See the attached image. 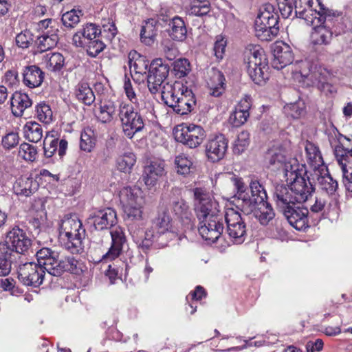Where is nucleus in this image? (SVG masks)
I'll return each instance as SVG.
<instances>
[{
  "mask_svg": "<svg viewBox=\"0 0 352 352\" xmlns=\"http://www.w3.org/2000/svg\"><path fill=\"white\" fill-rule=\"evenodd\" d=\"M19 153L25 160L33 162L36 159L37 151L34 146L24 142L20 145Z\"/></svg>",
  "mask_w": 352,
  "mask_h": 352,
  "instance_id": "59",
  "label": "nucleus"
},
{
  "mask_svg": "<svg viewBox=\"0 0 352 352\" xmlns=\"http://www.w3.org/2000/svg\"><path fill=\"white\" fill-rule=\"evenodd\" d=\"M12 113L16 117H21L25 109L32 105V101L27 94L16 91L10 98Z\"/></svg>",
  "mask_w": 352,
  "mask_h": 352,
  "instance_id": "30",
  "label": "nucleus"
},
{
  "mask_svg": "<svg viewBox=\"0 0 352 352\" xmlns=\"http://www.w3.org/2000/svg\"><path fill=\"white\" fill-rule=\"evenodd\" d=\"M39 184L32 177H21L13 185L14 192L19 197H28L38 190Z\"/></svg>",
  "mask_w": 352,
  "mask_h": 352,
  "instance_id": "27",
  "label": "nucleus"
},
{
  "mask_svg": "<svg viewBox=\"0 0 352 352\" xmlns=\"http://www.w3.org/2000/svg\"><path fill=\"white\" fill-rule=\"evenodd\" d=\"M75 96L79 102L87 106L91 105L96 100L92 89L87 82H80L77 85Z\"/></svg>",
  "mask_w": 352,
  "mask_h": 352,
  "instance_id": "35",
  "label": "nucleus"
},
{
  "mask_svg": "<svg viewBox=\"0 0 352 352\" xmlns=\"http://www.w3.org/2000/svg\"><path fill=\"white\" fill-rule=\"evenodd\" d=\"M173 216L184 225H192L193 216L186 201L182 198H174L170 201L169 208Z\"/></svg>",
  "mask_w": 352,
  "mask_h": 352,
  "instance_id": "24",
  "label": "nucleus"
},
{
  "mask_svg": "<svg viewBox=\"0 0 352 352\" xmlns=\"http://www.w3.org/2000/svg\"><path fill=\"white\" fill-rule=\"evenodd\" d=\"M306 12H314L310 5V1L307 0H295L294 5V13L292 19L300 18L304 16Z\"/></svg>",
  "mask_w": 352,
  "mask_h": 352,
  "instance_id": "53",
  "label": "nucleus"
},
{
  "mask_svg": "<svg viewBox=\"0 0 352 352\" xmlns=\"http://www.w3.org/2000/svg\"><path fill=\"white\" fill-rule=\"evenodd\" d=\"M140 189L138 188L125 187L120 194V201L124 205H133L142 202Z\"/></svg>",
  "mask_w": 352,
  "mask_h": 352,
  "instance_id": "37",
  "label": "nucleus"
},
{
  "mask_svg": "<svg viewBox=\"0 0 352 352\" xmlns=\"http://www.w3.org/2000/svg\"><path fill=\"white\" fill-rule=\"evenodd\" d=\"M232 180L236 190L233 201L236 209L245 215L254 212L261 225H267L274 218L275 212L267 201V195L263 185L258 180H251L249 184L250 195L241 178L232 177Z\"/></svg>",
  "mask_w": 352,
  "mask_h": 352,
  "instance_id": "1",
  "label": "nucleus"
},
{
  "mask_svg": "<svg viewBox=\"0 0 352 352\" xmlns=\"http://www.w3.org/2000/svg\"><path fill=\"white\" fill-rule=\"evenodd\" d=\"M193 197L194 210L199 221V233L205 241L214 243L221 238L224 230L219 203L202 188H194Z\"/></svg>",
  "mask_w": 352,
  "mask_h": 352,
  "instance_id": "2",
  "label": "nucleus"
},
{
  "mask_svg": "<svg viewBox=\"0 0 352 352\" xmlns=\"http://www.w3.org/2000/svg\"><path fill=\"white\" fill-rule=\"evenodd\" d=\"M162 100L177 114L186 115L196 106V98L192 91L182 84L176 83L170 90L162 91Z\"/></svg>",
  "mask_w": 352,
  "mask_h": 352,
  "instance_id": "7",
  "label": "nucleus"
},
{
  "mask_svg": "<svg viewBox=\"0 0 352 352\" xmlns=\"http://www.w3.org/2000/svg\"><path fill=\"white\" fill-rule=\"evenodd\" d=\"M319 10L315 12V14H318V21L324 24H327L329 28L333 31V35L338 36L344 33L349 28L346 24V19L333 10L325 7L318 1Z\"/></svg>",
  "mask_w": 352,
  "mask_h": 352,
  "instance_id": "17",
  "label": "nucleus"
},
{
  "mask_svg": "<svg viewBox=\"0 0 352 352\" xmlns=\"http://www.w3.org/2000/svg\"><path fill=\"white\" fill-rule=\"evenodd\" d=\"M245 63L247 72L252 81L256 85H263L269 78L268 61L262 49L254 48L246 52Z\"/></svg>",
  "mask_w": 352,
  "mask_h": 352,
  "instance_id": "10",
  "label": "nucleus"
},
{
  "mask_svg": "<svg viewBox=\"0 0 352 352\" xmlns=\"http://www.w3.org/2000/svg\"><path fill=\"white\" fill-rule=\"evenodd\" d=\"M82 16V10L72 9L63 14L61 21L65 28L71 30L74 28L79 23L80 17Z\"/></svg>",
  "mask_w": 352,
  "mask_h": 352,
  "instance_id": "48",
  "label": "nucleus"
},
{
  "mask_svg": "<svg viewBox=\"0 0 352 352\" xmlns=\"http://www.w3.org/2000/svg\"><path fill=\"white\" fill-rule=\"evenodd\" d=\"M37 40V51L41 53L55 47L58 41V36L48 30L38 36Z\"/></svg>",
  "mask_w": 352,
  "mask_h": 352,
  "instance_id": "39",
  "label": "nucleus"
},
{
  "mask_svg": "<svg viewBox=\"0 0 352 352\" xmlns=\"http://www.w3.org/2000/svg\"><path fill=\"white\" fill-rule=\"evenodd\" d=\"M272 67L278 70L290 65L294 60V54L289 45L280 42L273 47Z\"/></svg>",
  "mask_w": 352,
  "mask_h": 352,
  "instance_id": "23",
  "label": "nucleus"
},
{
  "mask_svg": "<svg viewBox=\"0 0 352 352\" xmlns=\"http://www.w3.org/2000/svg\"><path fill=\"white\" fill-rule=\"evenodd\" d=\"M16 45L22 49L28 48L34 41L33 34L28 30L22 31L16 36Z\"/></svg>",
  "mask_w": 352,
  "mask_h": 352,
  "instance_id": "58",
  "label": "nucleus"
},
{
  "mask_svg": "<svg viewBox=\"0 0 352 352\" xmlns=\"http://www.w3.org/2000/svg\"><path fill=\"white\" fill-rule=\"evenodd\" d=\"M170 71L168 64L163 59L158 58L153 60L147 74V86L151 94L162 91L165 87L162 85L168 77Z\"/></svg>",
  "mask_w": 352,
  "mask_h": 352,
  "instance_id": "13",
  "label": "nucleus"
},
{
  "mask_svg": "<svg viewBox=\"0 0 352 352\" xmlns=\"http://www.w3.org/2000/svg\"><path fill=\"white\" fill-rule=\"evenodd\" d=\"M274 200L278 209L280 212L284 209H288V208L294 206L296 204H299L289 184H277L275 186Z\"/></svg>",
  "mask_w": 352,
  "mask_h": 352,
  "instance_id": "22",
  "label": "nucleus"
},
{
  "mask_svg": "<svg viewBox=\"0 0 352 352\" xmlns=\"http://www.w3.org/2000/svg\"><path fill=\"white\" fill-rule=\"evenodd\" d=\"M250 143V134L248 131H241L234 142L233 146V152L235 154L242 153Z\"/></svg>",
  "mask_w": 352,
  "mask_h": 352,
  "instance_id": "55",
  "label": "nucleus"
},
{
  "mask_svg": "<svg viewBox=\"0 0 352 352\" xmlns=\"http://www.w3.org/2000/svg\"><path fill=\"white\" fill-rule=\"evenodd\" d=\"M106 45L99 38V37H96L95 38H92L86 43V45H83L82 47L86 50L87 54L91 57H96L100 52H102Z\"/></svg>",
  "mask_w": 352,
  "mask_h": 352,
  "instance_id": "52",
  "label": "nucleus"
},
{
  "mask_svg": "<svg viewBox=\"0 0 352 352\" xmlns=\"http://www.w3.org/2000/svg\"><path fill=\"white\" fill-rule=\"evenodd\" d=\"M279 16L273 5L265 4L255 20V35L261 41H269L279 32Z\"/></svg>",
  "mask_w": 352,
  "mask_h": 352,
  "instance_id": "9",
  "label": "nucleus"
},
{
  "mask_svg": "<svg viewBox=\"0 0 352 352\" xmlns=\"http://www.w3.org/2000/svg\"><path fill=\"white\" fill-rule=\"evenodd\" d=\"M85 230L79 219L68 218L62 221L59 234L65 250L72 254H82L86 252L85 245Z\"/></svg>",
  "mask_w": 352,
  "mask_h": 352,
  "instance_id": "8",
  "label": "nucleus"
},
{
  "mask_svg": "<svg viewBox=\"0 0 352 352\" xmlns=\"http://www.w3.org/2000/svg\"><path fill=\"white\" fill-rule=\"evenodd\" d=\"M171 217L166 210L158 212L157 216L152 219L151 226L146 230L143 226L131 223L129 231L137 248L144 253L147 252L153 246L155 248H163L168 245L170 235Z\"/></svg>",
  "mask_w": 352,
  "mask_h": 352,
  "instance_id": "4",
  "label": "nucleus"
},
{
  "mask_svg": "<svg viewBox=\"0 0 352 352\" xmlns=\"http://www.w3.org/2000/svg\"><path fill=\"white\" fill-rule=\"evenodd\" d=\"M334 153L341 169L344 165H352V149H345L343 146L338 145L335 147Z\"/></svg>",
  "mask_w": 352,
  "mask_h": 352,
  "instance_id": "51",
  "label": "nucleus"
},
{
  "mask_svg": "<svg viewBox=\"0 0 352 352\" xmlns=\"http://www.w3.org/2000/svg\"><path fill=\"white\" fill-rule=\"evenodd\" d=\"M312 180L317 181L318 188L329 196L335 195L338 188V182L334 179L328 171V168L325 166L318 167L313 170L311 173Z\"/></svg>",
  "mask_w": 352,
  "mask_h": 352,
  "instance_id": "18",
  "label": "nucleus"
},
{
  "mask_svg": "<svg viewBox=\"0 0 352 352\" xmlns=\"http://www.w3.org/2000/svg\"><path fill=\"white\" fill-rule=\"evenodd\" d=\"M19 139L20 138L17 133H8L3 137L2 145L6 149H12L19 144Z\"/></svg>",
  "mask_w": 352,
  "mask_h": 352,
  "instance_id": "62",
  "label": "nucleus"
},
{
  "mask_svg": "<svg viewBox=\"0 0 352 352\" xmlns=\"http://www.w3.org/2000/svg\"><path fill=\"white\" fill-rule=\"evenodd\" d=\"M38 263L52 276H60L65 272L76 273L78 261L74 256L60 257V253L50 248H43L36 252Z\"/></svg>",
  "mask_w": 352,
  "mask_h": 352,
  "instance_id": "5",
  "label": "nucleus"
},
{
  "mask_svg": "<svg viewBox=\"0 0 352 352\" xmlns=\"http://www.w3.org/2000/svg\"><path fill=\"white\" fill-rule=\"evenodd\" d=\"M177 173L181 175H186L190 173V168L192 166V161L184 154L176 156L175 160Z\"/></svg>",
  "mask_w": 352,
  "mask_h": 352,
  "instance_id": "56",
  "label": "nucleus"
},
{
  "mask_svg": "<svg viewBox=\"0 0 352 352\" xmlns=\"http://www.w3.org/2000/svg\"><path fill=\"white\" fill-rule=\"evenodd\" d=\"M24 136L32 142H38L43 138V127L36 122H28L23 127Z\"/></svg>",
  "mask_w": 352,
  "mask_h": 352,
  "instance_id": "40",
  "label": "nucleus"
},
{
  "mask_svg": "<svg viewBox=\"0 0 352 352\" xmlns=\"http://www.w3.org/2000/svg\"><path fill=\"white\" fill-rule=\"evenodd\" d=\"M169 36L176 41H184L186 38L187 30L184 20L179 16H174L169 22Z\"/></svg>",
  "mask_w": 352,
  "mask_h": 352,
  "instance_id": "33",
  "label": "nucleus"
},
{
  "mask_svg": "<svg viewBox=\"0 0 352 352\" xmlns=\"http://www.w3.org/2000/svg\"><path fill=\"white\" fill-rule=\"evenodd\" d=\"M333 36V31L327 24H321L314 28L311 34V43L314 45H327L330 43Z\"/></svg>",
  "mask_w": 352,
  "mask_h": 352,
  "instance_id": "32",
  "label": "nucleus"
},
{
  "mask_svg": "<svg viewBox=\"0 0 352 352\" xmlns=\"http://www.w3.org/2000/svg\"><path fill=\"white\" fill-rule=\"evenodd\" d=\"M124 219L125 221H138L142 218V202L133 204L124 205Z\"/></svg>",
  "mask_w": 352,
  "mask_h": 352,
  "instance_id": "49",
  "label": "nucleus"
},
{
  "mask_svg": "<svg viewBox=\"0 0 352 352\" xmlns=\"http://www.w3.org/2000/svg\"><path fill=\"white\" fill-rule=\"evenodd\" d=\"M285 112L294 119H298L306 113V106L304 100L298 98V100L287 104L284 107Z\"/></svg>",
  "mask_w": 352,
  "mask_h": 352,
  "instance_id": "45",
  "label": "nucleus"
},
{
  "mask_svg": "<svg viewBox=\"0 0 352 352\" xmlns=\"http://www.w3.org/2000/svg\"><path fill=\"white\" fill-rule=\"evenodd\" d=\"M341 170L344 186L348 191L352 192V165H344Z\"/></svg>",
  "mask_w": 352,
  "mask_h": 352,
  "instance_id": "64",
  "label": "nucleus"
},
{
  "mask_svg": "<svg viewBox=\"0 0 352 352\" xmlns=\"http://www.w3.org/2000/svg\"><path fill=\"white\" fill-rule=\"evenodd\" d=\"M188 12L197 16H204L211 11V3L209 0H189Z\"/></svg>",
  "mask_w": 352,
  "mask_h": 352,
  "instance_id": "41",
  "label": "nucleus"
},
{
  "mask_svg": "<svg viewBox=\"0 0 352 352\" xmlns=\"http://www.w3.org/2000/svg\"><path fill=\"white\" fill-rule=\"evenodd\" d=\"M111 245L109 250L102 255V260L111 261L119 256L121 254L123 245L126 241L124 230L120 226H114L110 231Z\"/></svg>",
  "mask_w": 352,
  "mask_h": 352,
  "instance_id": "21",
  "label": "nucleus"
},
{
  "mask_svg": "<svg viewBox=\"0 0 352 352\" xmlns=\"http://www.w3.org/2000/svg\"><path fill=\"white\" fill-rule=\"evenodd\" d=\"M124 89L131 104L121 102L118 116L124 135L132 139L136 133L144 129V114L154 111V103L148 96L136 94L129 79L125 80Z\"/></svg>",
  "mask_w": 352,
  "mask_h": 352,
  "instance_id": "3",
  "label": "nucleus"
},
{
  "mask_svg": "<svg viewBox=\"0 0 352 352\" xmlns=\"http://www.w3.org/2000/svg\"><path fill=\"white\" fill-rule=\"evenodd\" d=\"M100 34L101 30L96 24L86 23L74 34L73 44L78 47H82L93 38L100 37Z\"/></svg>",
  "mask_w": 352,
  "mask_h": 352,
  "instance_id": "26",
  "label": "nucleus"
},
{
  "mask_svg": "<svg viewBox=\"0 0 352 352\" xmlns=\"http://www.w3.org/2000/svg\"><path fill=\"white\" fill-rule=\"evenodd\" d=\"M156 22L151 19L145 21L142 26L140 31V40L146 45H151L155 39L157 35Z\"/></svg>",
  "mask_w": 352,
  "mask_h": 352,
  "instance_id": "38",
  "label": "nucleus"
},
{
  "mask_svg": "<svg viewBox=\"0 0 352 352\" xmlns=\"http://www.w3.org/2000/svg\"><path fill=\"white\" fill-rule=\"evenodd\" d=\"M191 71V65L186 58H179L173 63L172 73L177 78L186 77Z\"/></svg>",
  "mask_w": 352,
  "mask_h": 352,
  "instance_id": "50",
  "label": "nucleus"
},
{
  "mask_svg": "<svg viewBox=\"0 0 352 352\" xmlns=\"http://www.w3.org/2000/svg\"><path fill=\"white\" fill-rule=\"evenodd\" d=\"M225 81L223 74L218 69H212L207 81L210 95L214 97L221 96L225 91Z\"/></svg>",
  "mask_w": 352,
  "mask_h": 352,
  "instance_id": "28",
  "label": "nucleus"
},
{
  "mask_svg": "<svg viewBox=\"0 0 352 352\" xmlns=\"http://www.w3.org/2000/svg\"><path fill=\"white\" fill-rule=\"evenodd\" d=\"M299 73L300 74L301 76L303 78L307 79L308 81L311 82V84L307 83V85H311L312 86H318V87H320V85H321V87L322 88H324L325 83L323 82L319 78L318 73L310 72V70H309L308 72L300 70Z\"/></svg>",
  "mask_w": 352,
  "mask_h": 352,
  "instance_id": "60",
  "label": "nucleus"
},
{
  "mask_svg": "<svg viewBox=\"0 0 352 352\" xmlns=\"http://www.w3.org/2000/svg\"><path fill=\"white\" fill-rule=\"evenodd\" d=\"M305 149L307 158V162L313 167V170L318 167L323 165V160L318 147L314 143L307 141L305 145Z\"/></svg>",
  "mask_w": 352,
  "mask_h": 352,
  "instance_id": "36",
  "label": "nucleus"
},
{
  "mask_svg": "<svg viewBox=\"0 0 352 352\" xmlns=\"http://www.w3.org/2000/svg\"><path fill=\"white\" fill-rule=\"evenodd\" d=\"M96 142V138L94 130L91 127H86L81 132L80 148L85 151L89 153L95 147Z\"/></svg>",
  "mask_w": 352,
  "mask_h": 352,
  "instance_id": "42",
  "label": "nucleus"
},
{
  "mask_svg": "<svg viewBox=\"0 0 352 352\" xmlns=\"http://www.w3.org/2000/svg\"><path fill=\"white\" fill-rule=\"evenodd\" d=\"M227 41L222 36H219L214 43L213 52L214 55L217 60H221L223 58Z\"/></svg>",
  "mask_w": 352,
  "mask_h": 352,
  "instance_id": "63",
  "label": "nucleus"
},
{
  "mask_svg": "<svg viewBox=\"0 0 352 352\" xmlns=\"http://www.w3.org/2000/svg\"><path fill=\"white\" fill-rule=\"evenodd\" d=\"M286 165L285 178L287 183L292 188L296 199L299 204L306 201L315 190L314 181L312 177L308 175V171L304 165L297 164Z\"/></svg>",
  "mask_w": 352,
  "mask_h": 352,
  "instance_id": "6",
  "label": "nucleus"
},
{
  "mask_svg": "<svg viewBox=\"0 0 352 352\" xmlns=\"http://www.w3.org/2000/svg\"><path fill=\"white\" fill-rule=\"evenodd\" d=\"M265 160L268 162L270 166L274 168H283L285 173L286 165L292 164L291 162L287 161L286 151L282 147L273 146L266 153Z\"/></svg>",
  "mask_w": 352,
  "mask_h": 352,
  "instance_id": "29",
  "label": "nucleus"
},
{
  "mask_svg": "<svg viewBox=\"0 0 352 352\" xmlns=\"http://www.w3.org/2000/svg\"><path fill=\"white\" fill-rule=\"evenodd\" d=\"M149 61L145 56L138 54V57L129 60L130 69L135 74L145 75L147 78V74L150 67Z\"/></svg>",
  "mask_w": 352,
  "mask_h": 352,
  "instance_id": "46",
  "label": "nucleus"
},
{
  "mask_svg": "<svg viewBox=\"0 0 352 352\" xmlns=\"http://www.w3.org/2000/svg\"><path fill=\"white\" fill-rule=\"evenodd\" d=\"M250 113L236 110L230 115V122L234 126L238 127L247 122Z\"/></svg>",
  "mask_w": 352,
  "mask_h": 352,
  "instance_id": "61",
  "label": "nucleus"
},
{
  "mask_svg": "<svg viewBox=\"0 0 352 352\" xmlns=\"http://www.w3.org/2000/svg\"><path fill=\"white\" fill-rule=\"evenodd\" d=\"M23 76L24 84L30 88L39 87L44 79V72L36 65L25 67Z\"/></svg>",
  "mask_w": 352,
  "mask_h": 352,
  "instance_id": "31",
  "label": "nucleus"
},
{
  "mask_svg": "<svg viewBox=\"0 0 352 352\" xmlns=\"http://www.w3.org/2000/svg\"><path fill=\"white\" fill-rule=\"evenodd\" d=\"M227 225L226 232L234 243L241 244L246 237V224L238 210L228 208L224 214Z\"/></svg>",
  "mask_w": 352,
  "mask_h": 352,
  "instance_id": "14",
  "label": "nucleus"
},
{
  "mask_svg": "<svg viewBox=\"0 0 352 352\" xmlns=\"http://www.w3.org/2000/svg\"><path fill=\"white\" fill-rule=\"evenodd\" d=\"M116 112V107L114 102L106 101L100 104L97 118L102 123H109L113 120Z\"/></svg>",
  "mask_w": 352,
  "mask_h": 352,
  "instance_id": "43",
  "label": "nucleus"
},
{
  "mask_svg": "<svg viewBox=\"0 0 352 352\" xmlns=\"http://www.w3.org/2000/svg\"><path fill=\"white\" fill-rule=\"evenodd\" d=\"M165 162L162 160H152L144 167L143 180L147 186H154L160 178L166 174Z\"/></svg>",
  "mask_w": 352,
  "mask_h": 352,
  "instance_id": "25",
  "label": "nucleus"
},
{
  "mask_svg": "<svg viewBox=\"0 0 352 352\" xmlns=\"http://www.w3.org/2000/svg\"><path fill=\"white\" fill-rule=\"evenodd\" d=\"M289 223L297 230H304L309 227V214L307 208L292 206L281 211Z\"/></svg>",
  "mask_w": 352,
  "mask_h": 352,
  "instance_id": "20",
  "label": "nucleus"
},
{
  "mask_svg": "<svg viewBox=\"0 0 352 352\" xmlns=\"http://www.w3.org/2000/svg\"><path fill=\"white\" fill-rule=\"evenodd\" d=\"M36 116L40 121L50 123L52 120V111L50 107L45 102L38 104L36 107Z\"/></svg>",
  "mask_w": 352,
  "mask_h": 352,
  "instance_id": "54",
  "label": "nucleus"
},
{
  "mask_svg": "<svg viewBox=\"0 0 352 352\" xmlns=\"http://www.w3.org/2000/svg\"><path fill=\"white\" fill-rule=\"evenodd\" d=\"M295 0H277V5L283 18L292 19Z\"/></svg>",
  "mask_w": 352,
  "mask_h": 352,
  "instance_id": "57",
  "label": "nucleus"
},
{
  "mask_svg": "<svg viewBox=\"0 0 352 352\" xmlns=\"http://www.w3.org/2000/svg\"><path fill=\"white\" fill-rule=\"evenodd\" d=\"M0 245L5 248L6 250L7 248L8 252L21 260L22 256L25 255L31 248L32 240L25 230L14 226L7 232L4 241Z\"/></svg>",
  "mask_w": 352,
  "mask_h": 352,
  "instance_id": "11",
  "label": "nucleus"
},
{
  "mask_svg": "<svg viewBox=\"0 0 352 352\" xmlns=\"http://www.w3.org/2000/svg\"><path fill=\"white\" fill-rule=\"evenodd\" d=\"M16 270L19 281L25 286L38 287L43 282L45 270L36 263H22V261L19 260Z\"/></svg>",
  "mask_w": 352,
  "mask_h": 352,
  "instance_id": "12",
  "label": "nucleus"
},
{
  "mask_svg": "<svg viewBox=\"0 0 352 352\" xmlns=\"http://www.w3.org/2000/svg\"><path fill=\"white\" fill-rule=\"evenodd\" d=\"M228 147V140L223 134H219L206 142V155L209 161L217 162L225 157Z\"/></svg>",
  "mask_w": 352,
  "mask_h": 352,
  "instance_id": "19",
  "label": "nucleus"
},
{
  "mask_svg": "<svg viewBox=\"0 0 352 352\" xmlns=\"http://www.w3.org/2000/svg\"><path fill=\"white\" fill-rule=\"evenodd\" d=\"M19 260L5 248L0 245V276H6L11 272L12 267H16Z\"/></svg>",
  "mask_w": 352,
  "mask_h": 352,
  "instance_id": "34",
  "label": "nucleus"
},
{
  "mask_svg": "<svg viewBox=\"0 0 352 352\" xmlns=\"http://www.w3.org/2000/svg\"><path fill=\"white\" fill-rule=\"evenodd\" d=\"M135 162V155L131 151H127L118 156L116 160V166L120 171L129 173Z\"/></svg>",
  "mask_w": 352,
  "mask_h": 352,
  "instance_id": "44",
  "label": "nucleus"
},
{
  "mask_svg": "<svg viewBox=\"0 0 352 352\" xmlns=\"http://www.w3.org/2000/svg\"><path fill=\"white\" fill-rule=\"evenodd\" d=\"M46 67L52 72L60 71L64 65V57L60 53H49L43 57Z\"/></svg>",
  "mask_w": 352,
  "mask_h": 352,
  "instance_id": "47",
  "label": "nucleus"
},
{
  "mask_svg": "<svg viewBox=\"0 0 352 352\" xmlns=\"http://www.w3.org/2000/svg\"><path fill=\"white\" fill-rule=\"evenodd\" d=\"M173 134L177 142L190 148L198 147L206 136V131L201 126L193 124L177 127Z\"/></svg>",
  "mask_w": 352,
  "mask_h": 352,
  "instance_id": "15",
  "label": "nucleus"
},
{
  "mask_svg": "<svg viewBox=\"0 0 352 352\" xmlns=\"http://www.w3.org/2000/svg\"><path fill=\"white\" fill-rule=\"evenodd\" d=\"M87 223L96 230L111 229L117 223V214L111 208H94L89 212Z\"/></svg>",
  "mask_w": 352,
  "mask_h": 352,
  "instance_id": "16",
  "label": "nucleus"
}]
</instances>
